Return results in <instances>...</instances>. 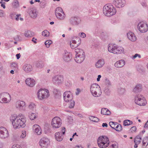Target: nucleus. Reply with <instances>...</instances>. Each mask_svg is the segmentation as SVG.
<instances>
[{"label":"nucleus","instance_id":"nucleus-1","mask_svg":"<svg viewBox=\"0 0 148 148\" xmlns=\"http://www.w3.org/2000/svg\"><path fill=\"white\" fill-rule=\"evenodd\" d=\"M10 119L15 129L24 127L26 125V118L22 114H20L18 116L16 114H12L10 116Z\"/></svg>","mask_w":148,"mask_h":148},{"label":"nucleus","instance_id":"nucleus-2","mask_svg":"<svg viewBox=\"0 0 148 148\" xmlns=\"http://www.w3.org/2000/svg\"><path fill=\"white\" fill-rule=\"evenodd\" d=\"M103 14L106 16L110 17L114 15L116 13V9L111 4L105 5L103 8Z\"/></svg>","mask_w":148,"mask_h":148},{"label":"nucleus","instance_id":"nucleus-3","mask_svg":"<svg viewBox=\"0 0 148 148\" xmlns=\"http://www.w3.org/2000/svg\"><path fill=\"white\" fill-rule=\"evenodd\" d=\"M109 143V139L106 136H100L97 140L98 145L100 148H106L108 146Z\"/></svg>","mask_w":148,"mask_h":148},{"label":"nucleus","instance_id":"nucleus-4","mask_svg":"<svg viewBox=\"0 0 148 148\" xmlns=\"http://www.w3.org/2000/svg\"><path fill=\"white\" fill-rule=\"evenodd\" d=\"M134 102L136 104L140 106H145L147 104V101L144 96L140 94H137L135 96Z\"/></svg>","mask_w":148,"mask_h":148},{"label":"nucleus","instance_id":"nucleus-5","mask_svg":"<svg viewBox=\"0 0 148 148\" xmlns=\"http://www.w3.org/2000/svg\"><path fill=\"white\" fill-rule=\"evenodd\" d=\"M101 90L100 86L96 83L92 84L90 87V92L94 97L99 96L101 95Z\"/></svg>","mask_w":148,"mask_h":148},{"label":"nucleus","instance_id":"nucleus-6","mask_svg":"<svg viewBox=\"0 0 148 148\" xmlns=\"http://www.w3.org/2000/svg\"><path fill=\"white\" fill-rule=\"evenodd\" d=\"M10 95L8 92H3L0 94V102L1 103H8L11 100Z\"/></svg>","mask_w":148,"mask_h":148},{"label":"nucleus","instance_id":"nucleus-7","mask_svg":"<svg viewBox=\"0 0 148 148\" xmlns=\"http://www.w3.org/2000/svg\"><path fill=\"white\" fill-rule=\"evenodd\" d=\"M49 96V90L46 89H40L37 92V97L40 100L46 99Z\"/></svg>","mask_w":148,"mask_h":148},{"label":"nucleus","instance_id":"nucleus-8","mask_svg":"<svg viewBox=\"0 0 148 148\" xmlns=\"http://www.w3.org/2000/svg\"><path fill=\"white\" fill-rule=\"evenodd\" d=\"M62 124V120L58 117H55L52 120L51 125L53 128H58L61 126Z\"/></svg>","mask_w":148,"mask_h":148},{"label":"nucleus","instance_id":"nucleus-9","mask_svg":"<svg viewBox=\"0 0 148 148\" xmlns=\"http://www.w3.org/2000/svg\"><path fill=\"white\" fill-rule=\"evenodd\" d=\"M49 140L47 138L43 137L40 140L39 144L42 148H46L50 144Z\"/></svg>","mask_w":148,"mask_h":148},{"label":"nucleus","instance_id":"nucleus-10","mask_svg":"<svg viewBox=\"0 0 148 148\" xmlns=\"http://www.w3.org/2000/svg\"><path fill=\"white\" fill-rule=\"evenodd\" d=\"M65 132V128L64 127H62L61 132H58L55 134V137L56 140L58 141H61L63 138V135Z\"/></svg>","mask_w":148,"mask_h":148},{"label":"nucleus","instance_id":"nucleus-11","mask_svg":"<svg viewBox=\"0 0 148 148\" xmlns=\"http://www.w3.org/2000/svg\"><path fill=\"white\" fill-rule=\"evenodd\" d=\"M9 134L8 130L3 127H0V138L5 139L8 137Z\"/></svg>","mask_w":148,"mask_h":148},{"label":"nucleus","instance_id":"nucleus-12","mask_svg":"<svg viewBox=\"0 0 148 148\" xmlns=\"http://www.w3.org/2000/svg\"><path fill=\"white\" fill-rule=\"evenodd\" d=\"M138 28L140 32H145L148 30V25L146 23L140 22L138 24Z\"/></svg>","mask_w":148,"mask_h":148},{"label":"nucleus","instance_id":"nucleus-13","mask_svg":"<svg viewBox=\"0 0 148 148\" xmlns=\"http://www.w3.org/2000/svg\"><path fill=\"white\" fill-rule=\"evenodd\" d=\"M113 4L116 7L120 8L125 5L126 1L125 0H113Z\"/></svg>","mask_w":148,"mask_h":148},{"label":"nucleus","instance_id":"nucleus-14","mask_svg":"<svg viewBox=\"0 0 148 148\" xmlns=\"http://www.w3.org/2000/svg\"><path fill=\"white\" fill-rule=\"evenodd\" d=\"M63 81V77L62 75H56L52 78V81L55 84L59 85Z\"/></svg>","mask_w":148,"mask_h":148},{"label":"nucleus","instance_id":"nucleus-15","mask_svg":"<svg viewBox=\"0 0 148 148\" xmlns=\"http://www.w3.org/2000/svg\"><path fill=\"white\" fill-rule=\"evenodd\" d=\"M69 20L70 23L73 25H78L81 22L80 18L76 16L71 17Z\"/></svg>","mask_w":148,"mask_h":148},{"label":"nucleus","instance_id":"nucleus-16","mask_svg":"<svg viewBox=\"0 0 148 148\" xmlns=\"http://www.w3.org/2000/svg\"><path fill=\"white\" fill-rule=\"evenodd\" d=\"M63 98L64 101L69 102L73 99V96L71 92L70 91H66L63 94Z\"/></svg>","mask_w":148,"mask_h":148},{"label":"nucleus","instance_id":"nucleus-17","mask_svg":"<svg viewBox=\"0 0 148 148\" xmlns=\"http://www.w3.org/2000/svg\"><path fill=\"white\" fill-rule=\"evenodd\" d=\"M64 53L63 55V59L66 62H69L72 59V54L66 50L64 51Z\"/></svg>","mask_w":148,"mask_h":148},{"label":"nucleus","instance_id":"nucleus-18","mask_svg":"<svg viewBox=\"0 0 148 148\" xmlns=\"http://www.w3.org/2000/svg\"><path fill=\"white\" fill-rule=\"evenodd\" d=\"M25 103L23 101H18L16 104V108L20 110H23L25 108Z\"/></svg>","mask_w":148,"mask_h":148},{"label":"nucleus","instance_id":"nucleus-19","mask_svg":"<svg viewBox=\"0 0 148 148\" xmlns=\"http://www.w3.org/2000/svg\"><path fill=\"white\" fill-rule=\"evenodd\" d=\"M38 12L37 10L35 8H32L29 12L30 16L32 18H36L37 16Z\"/></svg>","mask_w":148,"mask_h":148},{"label":"nucleus","instance_id":"nucleus-20","mask_svg":"<svg viewBox=\"0 0 148 148\" xmlns=\"http://www.w3.org/2000/svg\"><path fill=\"white\" fill-rule=\"evenodd\" d=\"M116 47V45L115 44H109L108 47V51L111 53H115Z\"/></svg>","mask_w":148,"mask_h":148},{"label":"nucleus","instance_id":"nucleus-21","mask_svg":"<svg viewBox=\"0 0 148 148\" xmlns=\"http://www.w3.org/2000/svg\"><path fill=\"white\" fill-rule=\"evenodd\" d=\"M26 84L28 86L32 87L35 84V81L33 79L31 78L27 79L25 81Z\"/></svg>","mask_w":148,"mask_h":148},{"label":"nucleus","instance_id":"nucleus-22","mask_svg":"<svg viewBox=\"0 0 148 148\" xmlns=\"http://www.w3.org/2000/svg\"><path fill=\"white\" fill-rule=\"evenodd\" d=\"M33 127L34 128H35L34 131L38 135H40L42 133V130L38 125L37 124L34 125Z\"/></svg>","mask_w":148,"mask_h":148},{"label":"nucleus","instance_id":"nucleus-23","mask_svg":"<svg viewBox=\"0 0 148 148\" xmlns=\"http://www.w3.org/2000/svg\"><path fill=\"white\" fill-rule=\"evenodd\" d=\"M142 86L141 84H138L136 85L133 89L134 92L138 93L141 92L142 90Z\"/></svg>","mask_w":148,"mask_h":148},{"label":"nucleus","instance_id":"nucleus-24","mask_svg":"<svg viewBox=\"0 0 148 148\" xmlns=\"http://www.w3.org/2000/svg\"><path fill=\"white\" fill-rule=\"evenodd\" d=\"M85 57L80 56H77V55H76V57L74 58V60L77 63L80 64L84 60Z\"/></svg>","mask_w":148,"mask_h":148},{"label":"nucleus","instance_id":"nucleus-25","mask_svg":"<svg viewBox=\"0 0 148 148\" xmlns=\"http://www.w3.org/2000/svg\"><path fill=\"white\" fill-rule=\"evenodd\" d=\"M24 71L28 73L33 70L32 65H23V67Z\"/></svg>","mask_w":148,"mask_h":148},{"label":"nucleus","instance_id":"nucleus-26","mask_svg":"<svg viewBox=\"0 0 148 148\" xmlns=\"http://www.w3.org/2000/svg\"><path fill=\"white\" fill-rule=\"evenodd\" d=\"M75 50L76 53V55H77V56H80L85 57L84 52L82 49H75Z\"/></svg>","mask_w":148,"mask_h":148},{"label":"nucleus","instance_id":"nucleus-27","mask_svg":"<svg viewBox=\"0 0 148 148\" xmlns=\"http://www.w3.org/2000/svg\"><path fill=\"white\" fill-rule=\"evenodd\" d=\"M101 114L103 115H109L111 114V112L108 109L103 108L101 109Z\"/></svg>","mask_w":148,"mask_h":148},{"label":"nucleus","instance_id":"nucleus-28","mask_svg":"<svg viewBox=\"0 0 148 148\" xmlns=\"http://www.w3.org/2000/svg\"><path fill=\"white\" fill-rule=\"evenodd\" d=\"M56 16L58 19L61 21L64 20L65 17V15L64 12L58 14L56 15Z\"/></svg>","mask_w":148,"mask_h":148},{"label":"nucleus","instance_id":"nucleus-29","mask_svg":"<svg viewBox=\"0 0 148 148\" xmlns=\"http://www.w3.org/2000/svg\"><path fill=\"white\" fill-rule=\"evenodd\" d=\"M34 35V32L30 30H28L25 32V35L27 37H32Z\"/></svg>","mask_w":148,"mask_h":148},{"label":"nucleus","instance_id":"nucleus-30","mask_svg":"<svg viewBox=\"0 0 148 148\" xmlns=\"http://www.w3.org/2000/svg\"><path fill=\"white\" fill-rule=\"evenodd\" d=\"M36 114L32 112L29 113L28 116L30 119L31 120H34L36 118Z\"/></svg>","mask_w":148,"mask_h":148},{"label":"nucleus","instance_id":"nucleus-31","mask_svg":"<svg viewBox=\"0 0 148 148\" xmlns=\"http://www.w3.org/2000/svg\"><path fill=\"white\" fill-rule=\"evenodd\" d=\"M136 39L135 34L133 33L130 32V41L134 42L136 40Z\"/></svg>","mask_w":148,"mask_h":148},{"label":"nucleus","instance_id":"nucleus-32","mask_svg":"<svg viewBox=\"0 0 148 148\" xmlns=\"http://www.w3.org/2000/svg\"><path fill=\"white\" fill-rule=\"evenodd\" d=\"M141 134V133H140L139 135L137 136L136 137L134 140V143H138V144H139L141 141V137L140 136V135Z\"/></svg>","mask_w":148,"mask_h":148},{"label":"nucleus","instance_id":"nucleus-33","mask_svg":"<svg viewBox=\"0 0 148 148\" xmlns=\"http://www.w3.org/2000/svg\"><path fill=\"white\" fill-rule=\"evenodd\" d=\"M124 49L122 47H116V50L115 53H120L124 51Z\"/></svg>","mask_w":148,"mask_h":148},{"label":"nucleus","instance_id":"nucleus-34","mask_svg":"<svg viewBox=\"0 0 148 148\" xmlns=\"http://www.w3.org/2000/svg\"><path fill=\"white\" fill-rule=\"evenodd\" d=\"M63 12L62 9L60 7H58L56 8L55 11V14L56 16Z\"/></svg>","mask_w":148,"mask_h":148},{"label":"nucleus","instance_id":"nucleus-35","mask_svg":"<svg viewBox=\"0 0 148 148\" xmlns=\"http://www.w3.org/2000/svg\"><path fill=\"white\" fill-rule=\"evenodd\" d=\"M118 123L116 122L110 121L109 122V124L111 127L115 130V127L116 125H117Z\"/></svg>","mask_w":148,"mask_h":148},{"label":"nucleus","instance_id":"nucleus-36","mask_svg":"<svg viewBox=\"0 0 148 148\" xmlns=\"http://www.w3.org/2000/svg\"><path fill=\"white\" fill-rule=\"evenodd\" d=\"M125 61L123 60H121L116 62L114 65H125Z\"/></svg>","mask_w":148,"mask_h":148},{"label":"nucleus","instance_id":"nucleus-37","mask_svg":"<svg viewBox=\"0 0 148 148\" xmlns=\"http://www.w3.org/2000/svg\"><path fill=\"white\" fill-rule=\"evenodd\" d=\"M105 64V62L104 60L103 59H101L99 60L96 63V65H104Z\"/></svg>","mask_w":148,"mask_h":148},{"label":"nucleus","instance_id":"nucleus-38","mask_svg":"<svg viewBox=\"0 0 148 148\" xmlns=\"http://www.w3.org/2000/svg\"><path fill=\"white\" fill-rule=\"evenodd\" d=\"M42 35L44 36H48L49 35V32L47 30H45L42 32Z\"/></svg>","mask_w":148,"mask_h":148},{"label":"nucleus","instance_id":"nucleus-39","mask_svg":"<svg viewBox=\"0 0 148 148\" xmlns=\"http://www.w3.org/2000/svg\"><path fill=\"white\" fill-rule=\"evenodd\" d=\"M12 4L14 7L15 8H17L19 6V3L17 0H14Z\"/></svg>","mask_w":148,"mask_h":148},{"label":"nucleus","instance_id":"nucleus-40","mask_svg":"<svg viewBox=\"0 0 148 148\" xmlns=\"http://www.w3.org/2000/svg\"><path fill=\"white\" fill-rule=\"evenodd\" d=\"M143 145L144 146L147 145L148 144V137L145 138L143 141Z\"/></svg>","mask_w":148,"mask_h":148},{"label":"nucleus","instance_id":"nucleus-41","mask_svg":"<svg viewBox=\"0 0 148 148\" xmlns=\"http://www.w3.org/2000/svg\"><path fill=\"white\" fill-rule=\"evenodd\" d=\"M122 129V127L121 125L118 123L117 125H116L115 127V130L117 131H120Z\"/></svg>","mask_w":148,"mask_h":148},{"label":"nucleus","instance_id":"nucleus-42","mask_svg":"<svg viewBox=\"0 0 148 148\" xmlns=\"http://www.w3.org/2000/svg\"><path fill=\"white\" fill-rule=\"evenodd\" d=\"M52 43V42L50 40H47L46 41L45 43V45H46L47 47L48 48L49 47L50 45Z\"/></svg>","mask_w":148,"mask_h":148},{"label":"nucleus","instance_id":"nucleus-43","mask_svg":"<svg viewBox=\"0 0 148 148\" xmlns=\"http://www.w3.org/2000/svg\"><path fill=\"white\" fill-rule=\"evenodd\" d=\"M70 102L69 106V107L70 108H73L74 106L75 105V102L73 100H71V101H70Z\"/></svg>","mask_w":148,"mask_h":148},{"label":"nucleus","instance_id":"nucleus-44","mask_svg":"<svg viewBox=\"0 0 148 148\" xmlns=\"http://www.w3.org/2000/svg\"><path fill=\"white\" fill-rule=\"evenodd\" d=\"M28 107L30 110H33L35 107V105L34 103H31L29 105Z\"/></svg>","mask_w":148,"mask_h":148},{"label":"nucleus","instance_id":"nucleus-45","mask_svg":"<svg viewBox=\"0 0 148 148\" xmlns=\"http://www.w3.org/2000/svg\"><path fill=\"white\" fill-rule=\"evenodd\" d=\"M90 119L92 121L95 122H97L99 120V119L98 118L93 116H91L90 118Z\"/></svg>","mask_w":148,"mask_h":148},{"label":"nucleus","instance_id":"nucleus-46","mask_svg":"<svg viewBox=\"0 0 148 148\" xmlns=\"http://www.w3.org/2000/svg\"><path fill=\"white\" fill-rule=\"evenodd\" d=\"M11 68L13 69V70H11L10 71V73H11L13 74H14V71H17V69H18L17 65H16L15 66H13V65H12L11 66Z\"/></svg>","mask_w":148,"mask_h":148},{"label":"nucleus","instance_id":"nucleus-47","mask_svg":"<svg viewBox=\"0 0 148 148\" xmlns=\"http://www.w3.org/2000/svg\"><path fill=\"white\" fill-rule=\"evenodd\" d=\"M125 90L122 88H120L118 89V92L120 94H123L125 92Z\"/></svg>","mask_w":148,"mask_h":148},{"label":"nucleus","instance_id":"nucleus-48","mask_svg":"<svg viewBox=\"0 0 148 148\" xmlns=\"http://www.w3.org/2000/svg\"><path fill=\"white\" fill-rule=\"evenodd\" d=\"M123 125L125 126L130 125V120H126L124 121Z\"/></svg>","mask_w":148,"mask_h":148},{"label":"nucleus","instance_id":"nucleus-49","mask_svg":"<svg viewBox=\"0 0 148 148\" xmlns=\"http://www.w3.org/2000/svg\"><path fill=\"white\" fill-rule=\"evenodd\" d=\"M79 36L81 37L84 38L86 37V34L84 32H80L79 34Z\"/></svg>","mask_w":148,"mask_h":148},{"label":"nucleus","instance_id":"nucleus-50","mask_svg":"<svg viewBox=\"0 0 148 148\" xmlns=\"http://www.w3.org/2000/svg\"><path fill=\"white\" fill-rule=\"evenodd\" d=\"M70 46L71 48L72 49H74L75 48H76L77 46H78V45L77 44H74V43H73L70 42Z\"/></svg>","mask_w":148,"mask_h":148},{"label":"nucleus","instance_id":"nucleus-51","mask_svg":"<svg viewBox=\"0 0 148 148\" xmlns=\"http://www.w3.org/2000/svg\"><path fill=\"white\" fill-rule=\"evenodd\" d=\"M26 136V132L25 131H23L21 135V138H24Z\"/></svg>","mask_w":148,"mask_h":148},{"label":"nucleus","instance_id":"nucleus-52","mask_svg":"<svg viewBox=\"0 0 148 148\" xmlns=\"http://www.w3.org/2000/svg\"><path fill=\"white\" fill-rule=\"evenodd\" d=\"M136 130V127L135 126H134L131 127L130 130H131V132H135Z\"/></svg>","mask_w":148,"mask_h":148},{"label":"nucleus","instance_id":"nucleus-53","mask_svg":"<svg viewBox=\"0 0 148 148\" xmlns=\"http://www.w3.org/2000/svg\"><path fill=\"white\" fill-rule=\"evenodd\" d=\"M105 83L107 85L110 86L111 85V83L110 80L106 78L105 80Z\"/></svg>","mask_w":148,"mask_h":148},{"label":"nucleus","instance_id":"nucleus-54","mask_svg":"<svg viewBox=\"0 0 148 148\" xmlns=\"http://www.w3.org/2000/svg\"><path fill=\"white\" fill-rule=\"evenodd\" d=\"M98 46V45L97 43H93L91 45V47L94 48L95 47H97Z\"/></svg>","mask_w":148,"mask_h":148},{"label":"nucleus","instance_id":"nucleus-55","mask_svg":"<svg viewBox=\"0 0 148 148\" xmlns=\"http://www.w3.org/2000/svg\"><path fill=\"white\" fill-rule=\"evenodd\" d=\"M113 24H116L119 23L118 20L117 19H114L111 22Z\"/></svg>","mask_w":148,"mask_h":148},{"label":"nucleus","instance_id":"nucleus-56","mask_svg":"<svg viewBox=\"0 0 148 148\" xmlns=\"http://www.w3.org/2000/svg\"><path fill=\"white\" fill-rule=\"evenodd\" d=\"M137 57H138L139 58H141V56L138 53L136 54L134 56H133V59H135Z\"/></svg>","mask_w":148,"mask_h":148},{"label":"nucleus","instance_id":"nucleus-57","mask_svg":"<svg viewBox=\"0 0 148 148\" xmlns=\"http://www.w3.org/2000/svg\"><path fill=\"white\" fill-rule=\"evenodd\" d=\"M40 4L41 8H44L46 6V3L44 2H41Z\"/></svg>","mask_w":148,"mask_h":148},{"label":"nucleus","instance_id":"nucleus-58","mask_svg":"<svg viewBox=\"0 0 148 148\" xmlns=\"http://www.w3.org/2000/svg\"><path fill=\"white\" fill-rule=\"evenodd\" d=\"M12 148H21L20 146L18 145H13L12 147Z\"/></svg>","mask_w":148,"mask_h":148},{"label":"nucleus","instance_id":"nucleus-59","mask_svg":"<svg viewBox=\"0 0 148 148\" xmlns=\"http://www.w3.org/2000/svg\"><path fill=\"white\" fill-rule=\"evenodd\" d=\"M4 16L3 11L2 10H0V17H3Z\"/></svg>","mask_w":148,"mask_h":148},{"label":"nucleus","instance_id":"nucleus-60","mask_svg":"<svg viewBox=\"0 0 148 148\" xmlns=\"http://www.w3.org/2000/svg\"><path fill=\"white\" fill-rule=\"evenodd\" d=\"M71 43H73L74 44H77L78 45V46L79 45V43H80V42H79L78 41V42H77L75 40H73Z\"/></svg>","mask_w":148,"mask_h":148},{"label":"nucleus","instance_id":"nucleus-61","mask_svg":"<svg viewBox=\"0 0 148 148\" xmlns=\"http://www.w3.org/2000/svg\"><path fill=\"white\" fill-rule=\"evenodd\" d=\"M110 148H118V146L116 145L112 144Z\"/></svg>","mask_w":148,"mask_h":148},{"label":"nucleus","instance_id":"nucleus-62","mask_svg":"<svg viewBox=\"0 0 148 148\" xmlns=\"http://www.w3.org/2000/svg\"><path fill=\"white\" fill-rule=\"evenodd\" d=\"M15 15V14L14 13H12L10 14V16L11 18L13 19L14 18V17L15 16H14Z\"/></svg>","mask_w":148,"mask_h":148},{"label":"nucleus","instance_id":"nucleus-63","mask_svg":"<svg viewBox=\"0 0 148 148\" xmlns=\"http://www.w3.org/2000/svg\"><path fill=\"white\" fill-rule=\"evenodd\" d=\"M77 91L75 92V94L77 95H79V93L80 92V90L79 88H77L76 90Z\"/></svg>","mask_w":148,"mask_h":148},{"label":"nucleus","instance_id":"nucleus-64","mask_svg":"<svg viewBox=\"0 0 148 148\" xmlns=\"http://www.w3.org/2000/svg\"><path fill=\"white\" fill-rule=\"evenodd\" d=\"M16 58L17 59H19L21 57L20 54V53L17 54L16 55Z\"/></svg>","mask_w":148,"mask_h":148}]
</instances>
